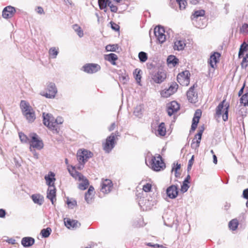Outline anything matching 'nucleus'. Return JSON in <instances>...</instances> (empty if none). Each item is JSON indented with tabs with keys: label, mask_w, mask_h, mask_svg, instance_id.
<instances>
[{
	"label": "nucleus",
	"mask_w": 248,
	"mask_h": 248,
	"mask_svg": "<svg viewBox=\"0 0 248 248\" xmlns=\"http://www.w3.org/2000/svg\"><path fill=\"white\" fill-rule=\"evenodd\" d=\"M106 60L112 64H115V61L118 59V57L116 54L114 53H110L106 55L105 56Z\"/></svg>",
	"instance_id": "obj_29"
},
{
	"label": "nucleus",
	"mask_w": 248,
	"mask_h": 248,
	"mask_svg": "<svg viewBox=\"0 0 248 248\" xmlns=\"http://www.w3.org/2000/svg\"><path fill=\"white\" fill-rule=\"evenodd\" d=\"M18 135H19V137L20 138V140L22 142L27 143L29 141L30 142L29 139L27 137V136L25 135L24 133H23L22 132H19L18 133Z\"/></svg>",
	"instance_id": "obj_44"
},
{
	"label": "nucleus",
	"mask_w": 248,
	"mask_h": 248,
	"mask_svg": "<svg viewBox=\"0 0 248 248\" xmlns=\"http://www.w3.org/2000/svg\"><path fill=\"white\" fill-rule=\"evenodd\" d=\"M189 187V186L188 185V183L183 182V184L181 186V191L182 192L185 193L187 191Z\"/></svg>",
	"instance_id": "obj_48"
},
{
	"label": "nucleus",
	"mask_w": 248,
	"mask_h": 248,
	"mask_svg": "<svg viewBox=\"0 0 248 248\" xmlns=\"http://www.w3.org/2000/svg\"><path fill=\"white\" fill-rule=\"evenodd\" d=\"M190 74L188 71H183L177 75V81L182 86H187L190 82Z\"/></svg>",
	"instance_id": "obj_7"
},
{
	"label": "nucleus",
	"mask_w": 248,
	"mask_h": 248,
	"mask_svg": "<svg viewBox=\"0 0 248 248\" xmlns=\"http://www.w3.org/2000/svg\"><path fill=\"white\" fill-rule=\"evenodd\" d=\"M134 114L136 116H140L141 114L140 109L137 108L134 111Z\"/></svg>",
	"instance_id": "obj_56"
},
{
	"label": "nucleus",
	"mask_w": 248,
	"mask_h": 248,
	"mask_svg": "<svg viewBox=\"0 0 248 248\" xmlns=\"http://www.w3.org/2000/svg\"><path fill=\"white\" fill-rule=\"evenodd\" d=\"M194 158V156L192 155L191 159L189 160L188 164V166H187L188 170H191L192 165L193 164Z\"/></svg>",
	"instance_id": "obj_53"
},
{
	"label": "nucleus",
	"mask_w": 248,
	"mask_h": 248,
	"mask_svg": "<svg viewBox=\"0 0 248 248\" xmlns=\"http://www.w3.org/2000/svg\"><path fill=\"white\" fill-rule=\"evenodd\" d=\"M248 48V45L246 44L245 42H244L240 46L239 53H238V57L239 58H241L242 56L244 55V53Z\"/></svg>",
	"instance_id": "obj_35"
},
{
	"label": "nucleus",
	"mask_w": 248,
	"mask_h": 248,
	"mask_svg": "<svg viewBox=\"0 0 248 248\" xmlns=\"http://www.w3.org/2000/svg\"><path fill=\"white\" fill-rule=\"evenodd\" d=\"M16 11L15 7L11 6L5 7L2 11V16L4 18H10L13 17Z\"/></svg>",
	"instance_id": "obj_15"
},
{
	"label": "nucleus",
	"mask_w": 248,
	"mask_h": 248,
	"mask_svg": "<svg viewBox=\"0 0 248 248\" xmlns=\"http://www.w3.org/2000/svg\"><path fill=\"white\" fill-rule=\"evenodd\" d=\"M43 123L54 133H58L60 131L59 124L63 122V120L61 117H58L56 119L49 113H43Z\"/></svg>",
	"instance_id": "obj_1"
},
{
	"label": "nucleus",
	"mask_w": 248,
	"mask_h": 248,
	"mask_svg": "<svg viewBox=\"0 0 248 248\" xmlns=\"http://www.w3.org/2000/svg\"><path fill=\"white\" fill-rule=\"evenodd\" d=\"M152 188V185L150 184H146V185L143 186V190L146 192H148L151 191Z\"/></svg>",
	"instance_id": "obj_51"
},
{
	"label": "nucleus",
	"mask_w": 248,
	"mask_h": 248,
	"mask_svg": "<svg viewBox=\"0 0 248 248\" xmlns=\"http://www.w3.org/2000/svg\"><path fill=\"white\" fill-rule=\"evenodd\" d=\"M115 126H116V125H115V123H112L111 124V125L109 127L108 130L109 131L113 130L114 129L115 127Z\"/></svg>",
	"instance_id": "obj_63"
},
{
	"label": "nucleus",
	"mask_w": 248,
	"mask_h": 248,
	"mask_svg": "<svg viewBox=\"0 0 248 248\" xmlns=\"http://www.w3.org/2000/svg\"><path fill=\"white\" fill-rule=\"evenodd\" d=\"M55 174L52 171H49L47 175L45 176V179L46 185L48 187H54V182L56 180L55 178Z\"/></svg>",
	"instance_id": "obj_18"
},
{
	"label": "nucleus",
	"mask_w": 248,
	"mask_h": 248,
	"mask_svg": "<svg viewBox=\"0 0 248 248\" xmlns=\"http://www.w3.org/2000/svg\"><path fill=\"white\" fill-rule=\"evenodd\" d=\"M178 87V85L176 83H172L168 89H165L161 92V96L165 98L170 96L177 91Z\"/></svg>",
	"instance_id": "obj_11"
},
{
	"label": "nucleus",
	"mask_w": 248,
	"mask_h": 248,
	"mask_svg": "<svg viewBox=\"0 0 248 248\" xmlns=\"http://www.w3.org/2000/svg\"><path fill=\"white\" fill-rule=\"evenodd\" d=\"M51 231V229L49 227L46 229H43L41 230V234L43 237L46 238L50 235Z\"/></svg>",
	"instance_id": "obj_39"
},
{
	"label": "nucleus",
	"mask_w": 248,
	"mask_h": 248,
	"mask_svg": "<svg viewBox=\"0 0 248 248\" xmlns=\"http://www.w3.org/2000/svg\"><path fill=\"white\" fill-rule=\"evenodd\" d=\"M167 62L169 64H172L174 66L178 62V59L174 56L170 55L167 59Z\"/></svg>",
	"instance_id": "obj_36"
},
{
	"label": "nucleus",
	"mask_w": 248,
	"mask_h": 248,
	"mask_svg": "<svg viewBox=\"0 0 248 248\" xmlns=\"http://www.w3.org/2000/svg\"><path fill=\"white\" fill-rule=\"evenodd\" d=\"M35 11L39 14H44L45 13L43 8L40 6L37 7Z\"/></svg>",
	"instance_id": "obj_55"
},
{
	"label": "nucleus",
	"mask_w": 248,
	"mask_h": 248,
	"mask_svg": "<svg viewBox=\"0 0 248 248\" xmlns=\"http://www.w3.org/2000/svg\"><path fill=\"white\" fill-rule=\"evenodd\" d=\"M220 56V55L219 53L215 52L210 56L208 62L211 67L213 68H215V66L216 65V63L217 62V58H218Z\"/></svg>",
	"instance_id": "obj_24"
},
{
	"label": "nucleus",
	"mask_w": 248,
	"mask_h": 248,
	"mask_svg": "<svg viewBox=\"0 0 248 248\" xmlns=\"http://www.w3.org/2000/svg\"><path fill=\"white\" fill-rule=\"evenodd\" d=\"M154 34L159 43L162 44L166 41L164 29L158 26L154 29Z\"/></svg>",
	"instance_id": "obj_9"
},
{
	"label": "nucleus",
	"mask_w": 248,
	"mask_h": 248,
	"mask_svg": "<svg viewBox=\"0 0 248 248\" xmlns=\"http://www.w3.org/2000/svg\"><path fill=\"white\" fill-rule=\"evenodd\" d=\"M204 131V129H200L198 133L195 135V138L193 139L191 144V147L195 150H197L200 146V144L202 139V136Z\"/></svg>",
	"instance_id": "obj_13"
},
{
	"label": "nucleus",
	"mask_w": 248,
	"mask_h": 248,
	"mask_svg": "<svg viewBox=\"0 0 248 248\" xmlns=\"http://www.w3.org/2000/svg\"><path fill=\"white\" fill-rule=\"evenodd\" d=\"M176 3L179 5L180 10L185 9L187 3L186 0H176Z\"/></svg>",
	"instance_id": "obj_42"
},
{
	"label": "nucleus",
	"mask_w": 248,
	"mask_h": 248,
	"mask_svg": "<svg viewBox=\"0 0 248 248\" xmlns=\"http://www.w3.org/2000/svg\"><path fill=\"white\" fill-rule=\"evenodd\" d=\"M23 115L25 116L27 121L30 123L33 122L36 118L35 114L33 109L29 112L24 113Z\"/></svg>",
	"instance_id": "obj_26"
},
{
	"label": "nucleus",
	"mask_w": 248,
	"mask_h": 248,
	"mask_svg": "<svg viewBox=\"0 0 248 248\" xmlns=\"http://www.w3.org/2000/svg\"><path fill=\"white\" fill-rule=\"evenodd\" d=\"M200 118L194 117L192 120V123L191 125V130L194 131L197 128L198 124L199 122Z\"/></svg>",
	"instance_id": "obj_43"
},
{
	"label": "nucleus",
	"mask_w": 248,
	"mask_h": 248,
	"mask_svg": "<svg viewBox=\"0 0 248 248\" xmlns=\"http://www.w3.org/2000/svg\"><path fill=\"white\" fill-rule=\"evenodd\" d=\"M82 182L78 185V188L81 190L86 189L89 185V181L83 176V178L81 180Z\"/></svg>",
	"instance_id": "obj_31"
},
{
	"label": "nucleus",
	"mask_w": 248,
	"mask_h": 248,
	"mask_svg": "<svg viewBox=\"0 0 248 248\" xmlns=\"http://www.w3.org/2000/svg\"><path fill=\"white\" fill-rule=\"evenodd\" d=\"M201 115H202L201 111L200 109H197L195 112L194 117H197L198 118H200Z\"/></svg>",
	"instance_id": "obj_57"
},
{
	"label": "nucleus",
	"mask_w": 248,
	"mask_h": 248,
	"mask_svg": "<svg viewBox=\"0 0 248 248\" xmlns=\"http://www.w3.org/2000/svg\"><path fill=\"white\" fill-rule=\"evenodd\" d=\"M147 246L153 247L154 248H164L163 245H159L157 244H153L151 243H148L147 244Z\"/></svg>",
	"instance_id": "obj_52"
},
{
	"label": "nucleus",
	"mask_w": 248,
	"mask_h": 248,
	"mask_svg": "<svg viewBox=\"0 0 248 248\" xmlns=\"http://www.w3.org/2000/svg\"><path fill=\"white\" fill-rule=\"evenodd\" d=\"M180 108L179 104L176 101H172L167 105V112L169 116H171L177 112Z\"/></svg>",
	"instance_id": "obj_16"
},
{
	"label": "nucleus",
	"mask_w": 248,
	"mask_h": 248,
	"mask_svg": "<svg viewBox=\"0 0 248 248\" xmlns=\"http://www.w3.org/2000/svg\"><path fill=\"white\" fill-rule=\"evenodd\" d=\"M243 196L244 198L248 199V188H247L243 191Z\"/></svg>",
	"instance_id": "obj_59"
},
{
	"label": "nucleus",
	"mask_w": 248,
	"mask_h": 248,
	"mask_svg": "<svg viewBox=\"0 0 248 248\" xmlns=\"http://www.w3.org/2000/svg\"><path fill=\"white\" fill-rule=\"evenodd\" d=\"M31 198L35 203L41 205L43 202V198L39 194L32 195Z\"/></svg>",
	"instance_id": "obj_30"
},
{
	"label": "nucleus",
	"mask_w": 248,
	"mask_h": 248,
	"mask_svg": "<svg viewBox=\"0 0 248 248\" xmlns=\"http://www.w3.org/2000/svg\"><path fill=\"white\" fill-rule=\"evenodd\" d=\"M226 100L224 99L221 102L216 108V115L219 117L222 115V119L224 121H226L228 119V109L229 104L225 103Z\"/></svg>",
	"instance_id": "obj_3"
},
{
	"label": "nucleus",
	"mask_w": 248,
	"mask_h": 248,
	"mask_svg": "<svg viewBox=\"0 0 248 248\" xmlns=\"http://www.w3.org/2000/svg\"><path fill=\"white\" fill-rule=\"evenodd\" d=\"M93 194H85V200L86 202L90 204L93 201Z\"/></svg>",
	"instance_id": "obj_46"
},
{
	"label": "nucleus",
	"mask_w": 248,
	"mask_h": 248,
	"mask_svg": "<svg viewBox=\"0 0 248 248\" xmlns=\"http://www.w3.org/2000/svg\"><path fill=\"white\" fill-rule=\"evenodd\" d=\"M76 203H77V202L76 201H73L72 202V201H70L68 200L67 201V205H68L69 207H70L72 208L76 205Z\"/></svg>",
	"instance_id": "obj_54"
},
{
	"label": "nucleus",
	"mask_w": 248,
	"mask_h": 248,
	"mask_svg": "<svg viewBox=\"0 0 248 248\" xmlns=\"http://www.w3.org/2000/svg\"><path fill=\"white\" fill-rule=\"evenodd\" d=\"M57 93V89L55 83L49 82L47 85L46 93L43 96L48 98H53Z\"/></svg>",
	"instance_id": "obj_8"
},
{
	"label": "nucleus",
	"mask_w": 248,
	"mask_h": 248,
	"mask_svg": "<svg viewBox=\"0 0 248 248\" xmlns=\"http://www.w3.org/2000/svg\"><path fill=\"white\" fill-rule=\"evenodd\" d=\"M111 28L113 30L117 31L119 30V26L117 24H115L114 23H112L111 22Z\"/></svg>",
	"instance_id": "obj_58"
},
{
	"label": "nucleus",
	"mask_w": 248,
	"mask_h": 248,
	"mask_svg": "<svg viewBox=\"0 0 248 248\" xmlns=\"http://www.w3.org/2000/svg\"><path fill=\"white\" fill-rule=\"evenodd\" d=\"M93 191H94V188L93 186H90L89 187V188L88 189V191L85 193V194H93Z\"/></svg>",
	"instance_id": "obj_61"
},
{
	"label": "nucleus",
	"mask_w": 248,
	"mask_h": 248,
	"mask_svg": "<svg viewBox=\"0 0 248 248\" xmlns=\"http://www.w3.org/2000/svg\"><path fill=\"white\" fill-rule=\"evenodd\" d=\"M186 44L184 41L177 40L174 42L173 48L174 50H182L184 49Z\"/></svg>",
	"instance_id": "obj_27"
},
{
	"label": "nucleus",
	"mask_w": 248,
	"mask_h": 248,
	"mask_svg": "<svg viewBox=\"0 0 248 248\" xmlns=\"http://www.w3.org/2000/svg\"><path fill=\"white\" fill-rule=\"evenodd\" d=\"M64 224L68 229L77 228L80 225V223L77 220H71L70 219H67L66 220H64Z\"/></svg>",
	"instance_id": "obj_23"
},
{
	"label": "nucleus",
	"mask_w": 248,
	"mask_h": 248,
	"mask_svg": "<svg viewBox=\"0 0 248 248\" xmlns=\"http://www.w3.org/2000/svg\"><path fill=\"white\" fill-rule=\"evenodd\" d=\"M195 86V84H194L187 92V98L192 103H195L198 101V94L194 92Z\"/></svg>",
	"instance_id": "obj_14"
},
{
	"label": "nucleus",
	"mask_w": 248,
	"mask_h": 248,
	"mask_svg": "<svg viewBox=\"0 0 248 248\" xmlns=\"http://www.w3.org/2000/svg\"><path fill=\"white\" fill-rule=\"evenodd\" d=\"M68 170L71 175L77 180L81 181V179L83 178V175L81 173L76 171L74 167H73L72 170H70L69 169Z\"/></svg>",
	"instance_id": "obj_28"
},
{
	"label": "nucleus",
	"mask_w": 248,
	"mask_h": 248,
	"mask_svg": "<svg viewBox=\"0 0 248 248\" xmlns=\"http://www.w3.org/2000/svg\"><path fill=\"white\" fill-rule=\"evenodd\" d=\"M204 13L205 12L204 10L197 11L195 12L193 16L195 17H198L204 16Z\"/></svg>",
	"instance_id": "obj_49"
},
{
	"label": "nucleus",
	"mask_w": 248,
	"mask_h": 248,
	"mask_svg": "<svg viewBox=\"0 0 248 248\" xmlns=\"http://www.w3.org/2000/svg\"><path fill=\"white\" fill-rule=\"evenodd\" d=\"M238 221L237 219H233L230 221L229 227L232 231H235L238 227Z\"/></svg>",
	"instance_id": "obj_33"
},
{
	"label": "nucleus",
	"mask_w": 248,
	"mask_h": 248,
	"mask_svg": "<svg viewBox=\"0 0 248 248\" xmlns=\"http://www.w3.org/2000/svg\"><path fill=\"white\" fill-rule=\"evenodd\" d=\"M166 129L165 123H161L158 126L157 132L155 133V134L157 136H164L166 135Z\"/></svg>",
	"instance_id": "obj_25"
},
{
	"label": "nucleus",
	"mask_w": 248,
	"mask_h": 248,
	"mask_svg": "<svg viewBox=\"0 0 248 248\" xmlns=\"http://www.w3.org/2000/svg\"><path fill=\"white\" fill-rule=\"evenodd\" d=\"M141 72V70L139 69L138 68L136 69L134 72L133 74L134 75V77L137 82L140 83L141 80V75L140 73Z\"/></svg>",
	"instance_id": "obj_38"
},
{
	"label": "nucleus",
	"mask_w": 248,
	"mask_h": 248,
	"mask_svg": "<svg viewBox=\"0 0 248 248\" xmlns=\"http://www.w3.org/2000/svg\"><path fill=\"white\" fill-rule=\"evenodd\" d=\"M139 58L140 61L142 62H146L148 58L147 54L143 51H141L139 53Z\"/></svg>",
	"instance_id": "obj_41"
},
{
	"label": "nucleus",
	"mask_w": 248,
	"mask_h": 248,
	"mask_svg": "<svg viewBox=\"0 0 248 248\" xmlns=\"http://www.w3.org/2000/svg\"><path fill=\"white\" fill-rule=\"evenodd\" d=\"M240 102L244 106H248V93L244 94L240 99Z\"/></svg>",
	"instance_id": "obj_45"
},
{
	"label": "nucleus",
	"mask_w": 248,
	"mask_h": 248,
	"mask_svg": "<svg viewBox=\"0 0 248 248\" xmlns=\"http://www.w3.org/2000/svg\"><path fill=\"white\" fill-rule=\"evenodd\" d=\"M108 6L109 7L110 11L112 12L116 13L118 10L117 7L112 4L110 0H108Z\"/></svg>",
	"instance_id": "obj_47"
},
{
	"label": "nucleus",
	"mask_w": 248,
	"mask_h": 248,
	"mask_svg": "<svg viewBox=\"0 0 248 248\" xmlns=\"http://www.w3.org/2000/svg\"><path fill=\"white\" fill-rule=\"evenodd\" d=\"M30 151H32V148L41 150L44 146L42 140L39 139L38 136L35 133H33L31 135V140H30Z\"/></svg>",
	"instance_id": "obj_6"
},
{
	"label": "nucleus",
	"mask_w": 248,
	"mask_h": 248,
	"mask_svg": "<svg viewBox=\"0 0 248 248\" xmlns=\"http://www.w3.org/2000/svg\"><path fill=\"white\" fill-rule=\"evenodd\" d=\"M166 78V74L164 72L158 71L154 75L153 79L156 83H160L164 80Z\"/></svg>",
	"instance_id": "obj_20"
},
{
	"label": "nucleus",
	"mask_w": 248,
	"mask_h": 248,
	"mask_svg": "<svg viewBox=\"0 0 248 248\" xmlns=\"http://www.w3.org/2000/svg\"><path fill=\"white\" fill-rule=\"evenodd\" d=\"M5 211L2 209H0V217H4L5 216Z\"/></svg>",
	"instance_id": "obj_62"
},
{
	"label": "nucleus",
	"mask_w": 248,
	"mask_h": 248,
	"mask_svg": "<svg viewBox=\"0 0 248 248\" xmlns=\"http://www.w3.org/2000/svg\"><path fill=\"white\" fill-rule=\"evenodd\" d=\"M240 32L243 33L248 32V24L244 23L243 24L242 27L240 28Z\"/></svg>",
	"instance_id": "obj_50"
},
{
	"label": "nucleus",
	"mask_w": 248,
	"mask_h": 248,
	"mask_svg": "<svg viewBox=\"0 0 248 248\" xmlns=\"http://www.w3.org/2000/svg\"><path fill=\"white\" fill-rule=\"evenodd\" d=\"M101 191L104 193L107 194L109 193L113 186L112 181L109 179H102Z\"/></svg>",
	"instance_id": "obj_10"
},
{
	"label": "nucleus",
	"mask_w": 248,
	"mask_h": 248,
	"mask_svg": "<svg viewBox=\"0 0 248 248\" xmlns=\"http://www.w3.org/2000/svg\"><path fill=\"white\" fill-rule=\"evenodd\" d=\"M47 198L49 199L53 204L56 201V188L55 187H48L47 192Z\"/></svg>",
	"instance_id": "obj_19"
},
{
	"label": "nucleus",
	"mask_w": 248,
	"mask_h": 248,
	"mask_svg": "<svg viewBox=\"0 0 248 248\" xmlns=\"http://www.w3.org/2000/svg\"><path fill=\"white\" fill-rule=\"evenodd\" d=\"M167 196L170 199H174L178 195V187L175 185L170 186L166 190Z\"/></svg>",
	"instance_id": "obj_17"
},
{
	"label": "nucleus",
	"mask_w": 248,
	"mask_h": 248,
	"mask_svg": "<svg viewBox=\"0 0 248 248\" xmlns=\"http://www.w3.org/2000/svg\"><path fill=\"white\" fill-rule=\"evenodd\" d=\"M150 164L152 169L155 171H160L165 167V165L160 155L153 156Z\"/></svg>",
	"instance_id": "obj_5"
},
{
	"label": "nucleus",
	"mask_w": 248,
	"mask_h": 248,
	"mask_svg": "<svg viewBox=\"0 0 248 248\" xmlns=\"http://www.w3.org/2000/svg\"><path fill=\"white\" fill-rule=\"evenodd\" d=\"M180 164H176V166L175 168H172V171L174 170H175V175L176 177H177V175H176L177 171L178 170L180 169Z\"/></svg>",
	"instance_id": "obj_60"
},
{
	"label": "nucleus",
	"mask_w": 248,
	"mask_h": 248,
	"mask_svg": "<svg viewBox=\"0 0 248 248\" xmlns=\"http://www.w3.org/2000/svg\"><path fill=\"white\" fill-rule=\"evenodd\" d=\"M20 106L23 114L31 111V110L33 109L29 103L25 100H22L21 101Z\"/></svg>",
	"instance_id": "obj_22"
},
{
	"label": "nucleus",
	"mask_w": 248,
	"mask_h": 248,
	"mask_svg": "<svg viewBox=\"0 0 248 248\" xmlns=\"http://www.w3.org/2000/svg\"><path fill=\"white\" fill-rule=\"evenodd\" d=\"M98 2L99 8L101 10H104L105 12H107L106 7L108 3V0H98Z\"/></svg>",
	"instance_id": "obj_34"
},
{
	"label": "nucleus",
	"mask_w": 248,
	"mask_h": 248,
	"mask_svg": "<svg viewBox=\"0 0 248 248\" xmlns=\"http://www.w3.org/2000/svg\"><path fill=\"white\" fill-rule=\"evenodd\" d=\"M118 49V45L116 44L108 45L106 46L107 51H113L115 52Z\"/></svg>",
	"instance_id": "obj_40"
},
{
	"label": "nucleus",
	"mask_w": 248,
	"mask_h": 248,
	"mask_svg": "<svg viewBox=\"0 0 248 248\" xmlns=\"http://www.w3.org/2000/svg\"><path fill=\"white\" fill-rule=\"evenodd\" d=\"M59 49L58 48H56L55 47H51L48 51V53L49 55V57L51 59H55L56 58L58 53H59Z\"/></svg>",
	"instance_id": "obj_32"
},
{
	"label": "nucleus",
	"mask_w": 248,
	"mask_h": 248,
	"mask_svg": "<svg viewBox=\"0 0 248 248\" xmlns=\"http://www.w3.org/2000/svg\"><path fill=\"white\" fill-rule=\"evenodd\" d=\"M73 29L77 32L79 37H82L83 36V31L81 27L78 25L75 24L73 25Z\"/></svg>",
	"instance_id": "obj_37"
},
{
	"label": "nucleus",
	"mask_w": 248,
	"mask_h": 248,
	"mask_svg": "<svg viewBox=\"0 0 248 248\" xmlns=\"http://www.w3.org/2000/svg\"><path fill=\"white\" fill-rule=\"evenodd\" d=\"M84 71L89 74H93L99 71L100 66L96 63H88L83 66Z\"/></svg>",
	"instance_id": "obj_12"
},
{
	"label": "nucleus",
	"mask_w": 248,
	"mask_h": 248,
	"mask_svg": "<svg viewBox=\"0 0 248 248\" xmlns=\"http://www.w3.org/2000/svg\"><path fill=\"white\" fill-rule=\"evenodd\" d=\"M118 132L112 133L106 140V142L103 144V149L106 153H109L114 147L116 144V140L118 135Z\"/></svg>",
	"instance_id": "obj_4"
},
{
	"label": "nucleus",
	"mask_w": 248,
	"mask_h": 248,
	"mask_svg": "<svg viewBox=\"0 0 248 248\" xmlns=\"http://www.w3.org/2000/svg\"><path fill=\"white\" fill-rule=\"evenodd\" d=\"M93 156V153L85 149H79L77 154V160L78 162L79 166L78 167L81 169L83 167L85 163L88 161L89 158Z\"/></svg>",
	"instance_id": "obj_2"
},
{
	"label": "nucleus",
	"mask_w": 248,
	"mask_h": 248,
	"mask_svg": "<svg viewBox=\"0 0 248 248\" xmlns=\"http://www.w3.org/2000/svg\"><path fill=\"white\" fill-rule=\"evenodd\" d=\"M34 239L31 237H25L22 239L21 244L24 247H29L34 243Z\"/></svg>",
	"instance_id": "obj_21"
},
{
	"label": "nucleus",
	"mask_w": 248,
	"mask_h": 248,
	"mask_svg": "<svg viewBox=\"0 0 248 248\" xmlns=\"http://www.w3.org/2000/svg\"><path fill=\"white\" fill-rule=\"evenodd\" d=\"M31 152L32 153L34 158H35L36 159H38V154L36 153L35 150L32 148V151H31Z\"/></svg>",
	"instance_id": "obj_64"
}]
</instances>
